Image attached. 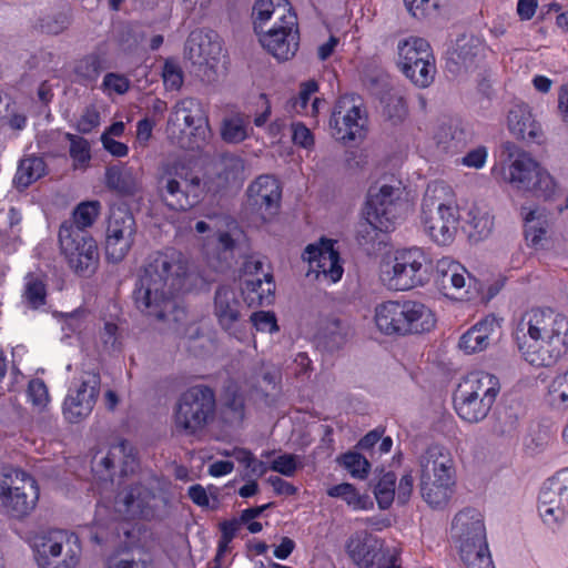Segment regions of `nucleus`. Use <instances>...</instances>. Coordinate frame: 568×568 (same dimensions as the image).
<instances>
[{
	"label": "nucleus",
	"instance_id": "1",
	"mask_svg": "<svg viewBox=\"0 0 568 568\" xmlns=\"http://www.w3.org/2000/svg\"><path fill=\"white\" fill-rule=\"evenodd\" d=\"M187 278V262L184 255L168 248L150 254L132 293L135 307L152 321L182 333L186 322V310L175 297Z\"/></svg>",
	"mask_w": 568,
	"mask_h": 568
},
{
	"label": "nucleus",
	"instance_id": "3",
	"mask_svg": "<svg viewBox=\"0 0 568 568\" xmlns=\"http://www.w3.org/2000/svg\"><path fill=\"white\" fill-rule=\"evenodd\" d=\"M419 489L423 499L433 508L444 507L456 480L455 463L450 452L434 444L418 458Z\"/></svg>",
	"mask_w": 568,
	"mask_h": 568
},
{
	"label": "nucleus",
	"instance_id": "42",
	"mask_svg": "<svg viewBox=\"0 0 568 568\" xmlns=\"http://www.w3.org/2000/svg\"><path fill=\"white\" fill-rule=\"evenodd\" d=\"M469 220L467 221L470 227L469 237L474 241H480L487 237L494 226L493 216L488 212H481L477 209H473L468 213Z\"/></svg>",
	"mask_w": 568,
	"mask_h": 568
},
{
	"label": "nucleus",
	"instance_id": "54",
	"mask_svg": "<svg viewBox=\"0 0 568 568\" xmlns=\"http://www.w3.org/2000/svg\"><path fill=\"white\" fill-rule=\"evenodd\" d=\"M382 232L384 231L379 227V223L373 220V216L365 214V220L358 223L356 241L359 245L373 244Z\"/></svg>",
	"mask_w": 568,
	"mask_h": 568
},
{
	"label": "nucleus",
	"instance_id": "18",
	"mask_svg": "<svg viewBox=\"0 0 568 568\" xmlns=\"http://www.w3.org/2000/svg\"><path fill=\"white\" fill-rule=\"evenodd\" d=\"M359 98L355 95H345L337 100L329 125L335 130L334 136L337 140L354 141L363 136V131L367 124V115Z\"/></svg>",
	"mask_w": 568,
	"mask_h": 568
},
{
	"label": "nucleus",
	"instance_id": "50",
	"mask_svg": "<svg viewBox=\"0 0 568 568\" xmlns=\"http://www.w3.org/2000/svg\"><path fill=\"white\" fill-rule=\"evenodd\" d=\"M65 139L70 142V156L74 161V168H84L91 160L89 142L79 135L67 133Z\"/></svg>",
	"mask_w": 568,
	"mask_h": 568
},
{
	"label": "nucleus",
	"instance_id": "21",
	"mask_svg": "<svg viewBox=\"0 0 568 568\" xmlns=\"http://www.w3.org/2000/svg\"><path fill=\"white\" fill-rule=\"evenodd\" d=\"M346 551L359 568H400L396 555L384 550L377 539L366 534L352 536Z\"/></svg>",
	"mask_w": 568,
	"mask_h": 568
},
{
	"label": "nucleus",
	"instance_id": "32",
	"mask_svg": "<svg viewBox=\"0 0 568 568\" xmlns=\"http://www.w3.org/2000/svg\"><path fill=\"white\" fill-rule=\"evenodd\" d=\"M287 16H296L287 0H256L253 7L254 31L263 30L273 20H285Z\"/></svg>",
	"mask_w": 568,
	"mask_h": 568
},
{
	"label": "nucleus",
	"instance_id": "24",
	"mask_svg": "<svg viewBox=\"0 0 568 568\" xmlns=\"http://www.w3.org/2000/svg\"><path fill=\"white\" fill-rule=\"evenodd\" d=\"M119 467L122 476L134 471L136 467L135 452L132 445L121 439L110 447L106 455L92 459V471L100 480H113L114 469Z\"/></svg>",
	"mask_w": 568,
	"mask_h": 568
},
{
	"label": "nucleus",
	"instance_id": "46",
	"mask_svg": "<svg viewBox=\"0 0 568 568\" xmlns=\"http://www.w3.org/2000/svg\"><path fill=\"white\" fill-rule=\"evenodd\" d=\"M102 71V62L98 54H88L80 59L75 67L74 73L80 82H93L98 79Z\"/></svg>",
	"mask_w": 568,
	"mask_h": 568
},
{
	"label": "nucleus",
	"instance_id": "2",
	"mask_svg": "<svg viewBox=\"0 0 568 568\" xmlns=\"http://www.w3.org/2000/svg\"><path fill=\"white\" fill-rule=\"evenodd\" d=\"M515 339L530 365L549 367L568 351V318L551 308H532L519 321Z\"/></svg>",
	"mask_w": 568,
	"mask_h": 568
},
{
	"label": "nucleus",
	"instance_id": "64",
	"mask_svg": "<svg viewBox=\"0 0 568 568\" xmlns=\"http://www.w3.org/2000/svg\"><path fill=\"white\" fill-rule=\"evenodd\" d=\"M103 85L118 94H124L130 89V81L124 75L111 72L104 75Z\"/></svg>",
	"mask_w": 568,
	"mask_h": 568
},
{
	"label": "nucleus",
	"instance_id": "12",
	"mask_svg": "<svg viewBox=\"0 0 568 568\" xmlns=\"http://www.w3.org/2000/svg\"><path fill=\"white\" fill-rule=\"evenodd\" d=\"M430 261L419 247L397 251L390 270L384 271L388 285L396 291H407L427 281Z\"/></svg>",
	"mask_w": 568,
	"mask_h": 568
},
{
	"label": "nucleus",
	"instance_id": "40",
	"mask_svg": "<svg viewBox=\"0 0 568 568\" xmlns=\"http://www.w3.org/2000/svg\"><path fill=\"white\" fill-rule=\"evenodd\" d=\"M23 301L29 308L38 310L47 302L45 284L39 276L29 274L26 277Z\"/></svg>",
	"mask_w": 568,
	"mask_h": 568
},
{
	"label": "nucleus",
	"instance_id": "37",
	"mask_svg": "<svg viewBox=\"0 0 568 568\" xmlns=\"http://www.w3.org/2000/svg\"><path fill=\"white\" fill-rule=\"evenodd\" d=\"M45 162L42 158L30 155L20 160L13 184L17 189L23 190L33 182L45 175Z\"/></svg>",
	"mask_w": 568,
	"mask_h": 568
},
{
	"label": "nucleus",
	"instance_id": "60",
	"mask_svg": "<svg viewBox=\"0 0 568 568\" xmlns=\"http://www.w3.org/2000/svg\"><path fill=\"white\" fill-rule=\"evenodd\" d=\"M270 469L287 477L293 476L297 469V456L283 454L272 462Z\"/></svg>",
	"mask_w": 568,
	"mask_h": 568
},
{
	"label": "nucleus",
	"instance_id": "26",
	"mask_svg": "<svg viewBox=\"0 0 568 568\" xmlns=\"http://www.w3.org/2000/svg\"><path fill=\"white\" fill-rule=\"evenodd\" d=\"M184 52L193 64L213 68L221 57L222 44L216 32L197 29L189 34Z\"/></svg>",
	"mask_w": 568,
	"mask_h": 568
},
{
	"label": "nucleus",
	"instance_id": "30",
	"mask_svg": "<svg viewBox=\"0 0 568 568\" xmlns=\"http://www.w3.org/2000/svg\"><path fill=\"white\" fill-rule=\"evenodd\" d=\"M303 258L307 260L311 264L316 263L320 272L328 276L333 282H337L343 275L339 254L334 250L331 240H323L320 247L308 245L304 251Z\"/></svg>",
	"mask_w": 568,
	"mask_h": 568
},
{
	"label": "nucleus",
	"instance_id": "4",
	"mask_svg": "<svg viewBox=\"0 0 568 568\" xmlns=\"http://www.w3.org/2000/svg\"><path fill=\"white\" fill-rule=\"evenodd\" d=\"M452 538L467 568H495L480 511L475 508H465L456 514L452 523Z\"/></svg>",
	"mask_w": 568,
	"mask_h": 568
},
{
	"label": "nucleus",
	"instance_id": "14",
	"mask_svg": "<svg viewBox=\"0 0 568 568\" xmlns=\"http://www.w3.org/2000/svg\"><path fill=\"white\" fill-rule=\"evenodd\" d=\"M213 315L230 336L242 339L247 325V307L231 285H219L213 297Z\"/></svg>",
	"mask_w": 568,
	"mask_h": 568
},
{
	"label": "nucleus",
	"instance_id": "9",
	"mask_svg": "<svg viewBox=\"0 0 568 568\" xmlns=\"http://www.w3.org/2000/svg\"><path fill=\"white\" fill-rule=\"evenodd\" d=\"M504 151L510 161L505 171L508 182L518 190L529 191L537 197L549 200L556 190L552 176L516 144L506 142Z\"/></svg>",
	"mask_w": 568,
	"mask_h": 568
},
{
	"label": "nucleus",
	"instance_id": "39",
	"mask_svg": "<svg viewBox=\"0 0 568 568\" xmlns=\"http://www.w3.org/2000/svg\"><path fill=\"white\" fill-rule=\"evenodd\" d=\"M100 209L101 204L99 201L82 202L73 211V221L63 222L61 226H74L80 231H87L97 220Z\"/></svg>",
	"mask_w": 568,
	"mask_h": 568
},
{
	"label": "nucleus",
	"instance_id": "44",
	"mask_svg": "<svg viewBox=\"0 0 568 568\" xmlns=\"http://www.w3.org/2000/svg\"><path fill=\"white\" fill-rule=\"evenodd\" d=\"M222 419L230 426L240 425L245 416L244 399L242 395H227L222 407Z\"/></svg>",
	"mask_w": 568,
	"mask_h": 568
},
{
	"label": "nucleus",
	"instance_id": "48",
	"mask_svg": "<svg viewBox=\"0 0 568 568\" xmlns=\"http://www.w3.org/2000/svg\"><path fill=\"white\" fill-rule=\"evenodd\" d=\"M525 236L532 245H538L546 234V220L536 210L528 211L525 216Z\"/></svg>",
	"mask_w": 568,
	"mask_h": 568
},
{
	"label": "nucleus",
	"instance_id": "22",
	"mask_svg": "<svg viewBox=\"0 0 568 568\" xmlns=\"http://www.w3.org/2000/svg\"><path fill=\"white\" fill-rule=\"evenodd\" d=\"M246 195V209L262 221L270 220L278 212L282 190L274 176H258L247 187Z\"/></svg>",
	"mask_w": 568,
	"mask_h": 568
},
{
	"label": "nucleus",
	"instance_id": "63",
	"mask_svg": "<svg viewBox=\"0 0 568 568\" xmlns=\"http://www.w3.org/2000/svg\"><path fill=\"white\" fill-rule=\"evenodd\" d=\"M176 119H183L186 115L196 114V112H203L202 105L199 100L194 98H185L176 103L174 106Z\"/></svg>",
	"mask_w": 568,
	"mask_h": 568
},
{
	"label": "nucleus",
	"instance_id": "20",
	"mask_svg": "<svg viewBox=\"0 0 568 568\" xmlns=\"http://www.w3.org/2000/svg\"><path fill=\"white\" fill-rule=\"evenodd\" d=\"M262 47L278 61L291 60L300 47V31L296 16H287L277 29L255 32Z\"/></svg>",
	"mask_w": 568,
	"mask_h": 568
},
{
	"label": "nucleus",
	"instance_id": "27",
	"mask_svg": "<svg viewBox=\"0 0 568 568\" xmlns=\"http://www.w3.org/2000/svg\"><path fill=\"white\" fill-rule=\"evenodd\" d=\"M154 491L145 485L134 484L121 490L114 501L115 510L126 519L153 516Z\"/></svg>",
	"mask_w": 568,
	"mask_h": 568
},
{
	"label": "nucleus",
	"instance_id": "7",
	"mask_svg": "<svg viewBox=\"0 0 568 568\" xmlns=\"http://www.w3.org/2000/svg\"><path fill=\"white\" fill-rule=\"evenodd\" d=\"M499 392L500 384L496 376L485 372H473L455 390V409L462 419L479 423L488 416Z\"/></svg>",
	"mask_w": 568,
	"mask_h": 568
},
{
	"label": "nucleus",
	"instance_id": "36",
	"mask_svg": "<svg viewBox=\"0 0 568 568\" xmlns=\"http://www.w3.org/2000/svg\"><path fill=\"white\" fill-rule=\"evenodd\" d=\"M104 179L106 187L121 195H134L140 189L135 173L128 166L112 165L106 168Z\"/></svg>",
	"mask_w": 568,
	"mask_h": 568
},
{
	"label": "nucleus",
	"instance_id": "19",
	"mask_svg": "<svg viewBox=\"0 0 568 568\" xmlns=\"http://www.w3.org/2000/svg\"><path fill=\"white\" fill-rule=\"evenodd\" d=\"M101 377L95 372H84L79 383L69 389L63 403V415L70 423H79L93 410L100 394Z\"/></svg>",
	"mask_w": 568,
	"mask_h": 568
},
{
	"label": "nucleus",
	"instance_id": "59",
	"mask_svg": "<svg viewBox=\"0 0 568 568\" xmlns=\"http://www.w3.org/2000/svg\"><path fill=\"white\" fill-rule=\"evenodd\" d=\"M253 326L261 332L275 333L278 331L276 317L270 312H254L250 315Z\"/></svg>",
	"mask_w": 568,
	"mask_h": 568
},
{
	"label": "nucleus",
	"instance_id": "25",
	"mask_svg": "<svg viewBox=\"0 0 568 568\" xmlns=\"http://www.w3.org/2000/svg\"><path fill=\"white\" fill-rule=\"evenodd\" d=\"M21 486H10L9 481H0L1 505L13 517L20 518L28 515L36 506L39 498V489L33 478H18Z\"/></svg>",
	"mask_w": 568,
	"mask_h": 568
},
{
	"label": "nucleus",
	"instance_id": "17",
	"mask_svg": "<svg viewBox=\"0 0 568 568\" xmlns=\"http://www.w3.org/2000/svg\"><path fill=\"white\" fill-rule=\"evenodd\" d=\"M136 234L135 220L124 209L112 210L105 235V257L112 263L121 262L134 243Z\"/></svg>",
	"mask_w": 568,
	"mask_h": 568
},
{
	"label": "nucleus",
	"instance_id": "58",
	"mask_svg": "<svg viewBox=\"0 0 568 568\" xmlns=\"http://www.w3.org/2000/svg\"><path fill=\"white\" fill-rule=\"evenodd\" d=\"M27 394L34 406L44 407L49 403L48 387L40 378L29 382Z\"/></svg>",
	"mask_w": 568,
	"mask_h": 568
},
{
	"label": "nucleus",
	"instance_id": "35",
	"mask_svg": "<svg viewBox=\"0 0 568 568\" xmlns=\"http://www.w3.org/2000/svg\"><path fill=\"white\" fill-rule=\"evenodd\" d=\"M181 120L184 123V129L181 130L183 136L179 141L180 146L189 150L200 149L210 133L204 112H196V114L186 115Z\"/></svg>",
	"mask_w": 568,
	"mask_h": 568
},
{
	"label": "nucleus",
	"instance_id": "5",
	"mask_svg": "<svg viewBox=\"0 0 568 568\" xmlns=\"http://www.w3.org/2000/svg\"><path fill=\"white\" fill-rule=\"evenodd\" d=\"M459 214L443 183L429 184L420 205L424 231L438 245L450 244L456 235Z\"/></svg>",
	"mask_w": 568,
	"mask_h": 568
},
{
	"label": "nucleus",
	"instance_id": "8",
	"mask_svg": "<svg viewBox=\"0 0 568 568\" xmlns=\"http://www.w3.org/2000/svg\"><path fill=\"white\" fill-rule=\"evenodd\" d=\"M216 398L214 390L203 384L187 388L174 407V426L184 435H196L215 418Z\"/></svg>",
	"mask_w": 568,
	"mask_h": 568
},
{
	"label": "nucleus",
	"instance_id": "15",
	"mask_svg": "<svg viewBox=\"0 0 568 568\" xmlns=\"http://www.w3.org/2000/svg\"><path fill=\"white\" fill-rule=\"evenodd\" d=\"M405 201L399 186L383 184L368 190L365 214L373 216L383 231H390L402 219Z\"/></svg>",
	"mask_w": 568,
	"mask_h": 568
},
{
	"label": "nucleus",
	"instance_id": "53",
	"mask_svg": "<svg viewBox=\"0 0 568 568\" xmlns=\"http://www.w3.org/2000/svg\"><path fill=\"white\" fill-rule=\"evenodd\" d=\"M517 426V415L510 408H504L496 415L493 432L498 436H510L516 432Z\"/></svg>",
	"mask_w": 568,
	"mask_h": 568
},
{
	"label": "nucleus",
	"instance_id": "49",
	"mask_svg": "<svg viewBox=\"0 0 568 568\" xmlns=\"http://www.w3.org/2000/svg\"><path fill=\"white\" fill-rule=\"evenodd\" d=\"M70 23L65 12L57 11L39 18L36 28L47 34H59L64 31Z\"/></svg>",
	"mask_w": 568,
	"mask_h": 568
},
{
	"label": "nucleus",
	"instance_id": "33",
	"mask_svg": "<svg viewBox=\"0 0 568 568\" xmlns=\"http://www.w3.org/2000/svg\"><path fill=\"white\" fill-rule=\"evenodd\" d=\"M180 169L175 168L174 172H168L159 179V191L161 197L173 210H186L193 206L191 200L184 192L183 181L178 176Z\"/></svg>",
	"mask_w": 568,
	"mask_h": 568
},
{
	"label": "nucleus",
	"instance_id": "41",
	"mask_svg": "<svg viewBox=\"0 0 568 568\" xmlns=\"http://www.w3.org/2000/svg\"><path fill=\"white\" fill-rule=\"evenodd\" d=\"M547 402L558 409L568 408V371L557 375L548 386Z\"/></svg>",
	"mask_w": 568,
	"mask_h": 568
},
{
	"label": "nucleus",
	"instance_id": "57",
	"mask_svg": "<svg viewBox=\"0 0 568 568\" xmlns=\"http://www.w3.org/2000/svg\"><path fill=\"white\" fill-rule=\"evenodd\" d=\"M162 78L168 90H179L183 84V72L179 64L172 60L165 61Z\"/></svg>",
	"mask_w": 568,
	"mask_h": 568
},
{
	"label": "nucleus",
	"instance_id": "51",
	"mask_svg": "<svg viewBox=\"0 0 568 568\" xmlns=\"http://www.w3.org/2000/svg\"><path fill=\"white\" fill-rule=\"evenodd\" d=\"M342 465L353 477L364 479L371 468L369 462L356 452H348L342 456Z\"/></svg>",
	"mask_w": 568,
	"mask_h": 568
},
{
	"label": "nucleus",
	"instance_id": "61",
	"mask_svg": "<svg viewBox=\"0 0 568 568\" xmlns=\"http://www.w3.org/2000/svg\"><path fill=\"white\" fill-rule=\"evenodd\" d=\"M100 124V114L93 106L85 108L78 121L77 130L83 134L90 133Z\"/></svg>",
	"mask_w": 568,
	"mask_h": 568
},
{
	"label": "nucleus",
	"instance_id": "34",
	"mask_svg": "<svg viewBox=\"0 0 568 568\" xmlns=\"http://www.w3.org/2000/svg\"><path fill=\"white\" fill-rule=\"evenodd\" d=\"M348 335L349 327L341 320L327 318L317 333V346L328 353L336 352L345 345Z\"/></svg>",
	"mask_w": 568,
	"mask_h": 568
},
{
	"label": "nucleus",
	"instance_id": "28",
	"mask_svg": "<svg viewBox=\"0 0 568 568\" xmlns=\"http://www.w3.org/2000/svg\"><path fill=\"white\" fill-rule=\"evenodd\" d=\"M508 128L517 138L527 143H541L544 132L532 118L530 108L525 103L514 104L508 111Z\"/></svg>",
	"mask_w": 568,
	"mask_h": 568
},
{
	"label": "nucleus",
	"instance_id": "23",
	"mask_svg": "<svg viewBox=\"0 0 568 568\" xmlns=\"http://www.w3.org/2000/svg\"><path fill=\"white\" fill-rule=\"evenodd\" d=\"M484 57V42L474 34H462L447 51L446 69L455 75L468 73L479 67Z\"/></svg>",
	"mask_w": 568,
	"mask_h": 568
},
{
	"label": "nucleus",
	"instance_id": "10",
	"mask_svg": "<svg viewBox=\"0 0 568 568\" xmlns=\"http://www.w3.org/2000/svg\"><path fill=\"white\" fill-rule=\"evenodd\" d=\"M59 242L69 267L79 276H92L100 262L97 241L88 231L74 226H60Z\"/></svg>",
	"mask_w": 568,
	"mask_h": 568
},
{
	"label": "nucleus",
	"instance_id": "38",
	"mask_svg": "<svg viewBox=\"0 0 568 568\" xmlns=\"http://www.w3.org/2000/svg\"><path fill=\"white\" fill-rule=\"evenodd\" d=\"M383 104V115L393 124H399L407 115V106L399 92L394 90L386 91L381 97Z\"/></svg>",
	"mask_w": 568,
	"mask_h": 568
},
{
	"label": "nucleus",
	"instance_id": "45",
	"mask_svg": "<svg viewBox=\"0 0 568 568\" xmlns=\"http://www.w3.org/2000/svg\"><path fill=\"white\" fill-rule=\"evenodd\" d=\"M396 475L393 471L385 473L375 485L374 494L381 509H387L395 498Z\"/></svg>",
	"mask_w": 568,
	"mask_h": 568
},
{
	"label": "nucleus",
	"instance_id": "29",
	"mask_svg": "<svg viewBox=\"0 0 568 568\" xmlns=\"http://www.w3.org/2000/svg\"><path fill=\"white\" fill-rule=\"evenodd\" d=\"M499 321L488 315L460 336L459 348L467 354L485 351L499 334Z\"/></svg>",
	"mask_w": 568,
	"mask_h": 568
},
{
	"label": "nucleus",
	"instance_id": "13",
	"mask_svg": "<svg viewBox=\"0 0 568 568\" xmlns=\"http://www.w3.org/2000/svg\"><path fill=\"white\" fill-rule=\"evenodd\" d=\"M80 552L78 537L63 530L49 532L36 545V559L41 568H74Z\"/></svg>",
	"mask_w": 568,
	"mask_h": 568
},
{
	"label": "nucleus",
	"instance_id": "47",
	"mask_svg": "<svg viewBox=\"0 0 568 568\" xmlns=\"http://www.w3.org/2000/svg\"><path fill=\"white\" fill-rule=\"evenodd\" d=\"M327 495L334 498H342L354 508H367V498L358 495V493L356 491L355 487L352 484L343 483L339 485H335L327 490Z\"/></svg>",
	"mask_w": 568,
	"mask_h": 568
},
{
	"label": "nucleus",
	"instance_id": "52",
	"mask_svg": "<svg viewBox=\"0 0 568 568\" xmlns=\"http://www.w3.org/2000/svg\"><path fill=\"white\" fill-rule=\"evenodd\" d=\"M264 281L262 278L246 280L244 282V291L256 293L258 303L262 304L264 300L274 293L275 284L273 276L270 273H264Z\"/></svg>",
	"mask_w": 568,
	"mask_h": 568
},
{
	"label": "nucleus",
	"instance_id": "43",
	"mask_svg": "<svg viewBox=\"0 0 568 568\" xmlns=\"http://www.w3.org/2000/svg\"><path fill=\"white\" fill-rule=\"evenodd\" d=\"M248 120L234 115L223 121L221 134L225 142L240 143L247 138Z\"/></svg>",
	"mask_w": 568,
	"mask_h": 568
},
{
	"label": "nucleus",
	"instance_id": "56",
	"mask_svg": "<svg viewBox=\"0 0 568 568\" xmlns=\"http://www.w3.org/2000/svg\"><path fill=\"white\" fill-rule=\"evenodd\" d=\"M404 4L413 17L423 19L437 13L440 0H404Z\"/></svg>",
	"mask_w": 568,
	"mask_h": 568
},
{
	"label": "nucleus",
	"instance_id": "6",
	"mask_svg": "<svg viewBox=\"0 0 568 568\" xmlns=\"http://www.w3.org/2000/svg\"><path fill=\"white\" fill-rule=\"evenodd\" d=\"M375 322L386 335L405 336L430 332L436 318L430 308L416 301H387L376 307Z\"/></svg>",
	"mask_w": 568,
	"mask_h": 568
},
{
	"label": "nucleus",
	"instance_id": "16",
	"mask_svg": "<svg viewBox=\"0 0 568 568\" xmlns=\"http://www.w3.org/2000/svg\"><path fill=\"white\" fill-rule=\"evenodd\" d=\"M538 511L548 526L558 525L568 514V467L548 478L538 496Z\"/></svg>",
	"mask_w": 568,
	"mask_h": 568
},
{
	"label": "nucleus",
	"instance_id": "62",
	"mask_svg": "<svg viewBox=\"0 0 568 568\" xmlns=\"http://www.w3.org/2000/svg\"><path fill=\"white\" fill-rule=\"evenodd\" d=\"M118 326L112 322H105L103 329L100 332V339L106 351H118Z\"/></svg>",
	"mask_w": 568,
	"mask_h": 568
},
{
	"label": "nucleus",
	"instance_id": "11",
	"mask_svg": "<svg viewBox=\"0 0 568 568\" xmlns=\"http://www.w3.org/2000/svg\"><path fill=\"white\" fill-rule=\"evenodd\" d=\"M397 64L407 79L419 88L429 87L436 74L435 57L427 40L409 37L398 41Z\"/></svg>",
	"mask_w": 568,
	"mask_h": 568
},
{
	"label": "nucleus",
	"instance_id": "31",
	"mask_svg": "<svg viewBox=\"0 0 568 568\" xmlns=\"http://www.w3.org/2000/svg\"><path fill=\"white\" fill-rule=\"evenodd\" d=\"M437 284L445 295H455L466 287V280L471 283L476 280L470 276L467 270L458 262L444 257L437 262ZM470 287V284H468Z\"/></svg>",
	"mask_w": 568,
	"mask_h": 568
},
{
	"label": "nucleus",
	"instance_id": "55",
	"mask_svg": "<svg viewBox=\"0 0 568 568\" xmlns=\"http://www.w3.org/2000/svg\"><path fill=\"white\" fill-rule=\"evenodd\" d=\"M178 176L183 181L184 192L187 195V200H191L193 205L199 202L200 197L204 193L202 186V180L199 175L189 173L184 168L180 169Z\"/></svg>",
	"mask_w": 568,
	"mask_h": 568
}]
</instances>
